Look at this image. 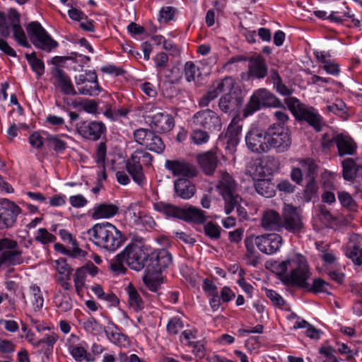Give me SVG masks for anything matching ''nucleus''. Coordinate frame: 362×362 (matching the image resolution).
Segmentation results:
<instances>
[{
  "instance_id": "13d9d810",
  "label": "nucleus",
  "mask_w": 362,
  "mask_h": 362,
  "mask_svg": "<svg viewBox=\"0 0 362 362\" xmlns=\"http://www.w3.org/2000/svg\"><path fill=\"white\" fill-rule=\"evenodd\" d=\"M184 71L185 78L188 82L194 81L196 76L200 75L199 68L192 62L185 63Z\"/></svg>"
},
{
  "instance_id": "f3484780",
  "label": "nucleus",
  "mask_w": 362,
  "mask_h": 362,
  "mask_svg": "<svg viewBox=\"0 0 362 362\" xmlns=\"http://www.w3.org/2000/svg\"><path fill=\"white\" fill-rule=\"evenodd\" d=\"M234 79L230 76H226L221 81H216L212 86V89L203 95L199 102L202 107H206L209 103L216 98L221 93H231L234 87Z\"/></svg>"
},
{
  "instance_id": "473e14b6",
  "label": "nucleus",
  "mask_w": 362,
  "mask_h": 362,
  "mask_svg": "<svg viewBox=\"0 0 362 362\" xmlns=\"http://www.w3.org/2000/svg\"><path fill=\"white\" fill-rule=\"evenodd\" d=\"M183 214L181 219L196 223H203L206 221L205 212L199 208L189 206L182 208Z\"/></svg>"
},
{
  "instance_id": "a19ab883",
  "label": "nucleus",
  "mask_w": 362,
  "mask_h": 362,
  "mask_svg": "<svg viewBox=\"0 0 362 362\" xmlns=\"http://www.w3.org/2000/svg\"><path fill=\"white\" fill-rule=\"evenodd\" d=\"M25 58L37 77H40L44 74L45 64L42 60L37 57L35 52L31 54H25Z\"/></svg>"
},
{
  "instance_id": "9b49d317",
  "label": "nucleus",
  "mask_w": 362,
  "mask_h": 362,
  "mask_svg": "<svg viewBox=\"0 0 362 362\" xmlns=\"http://www.w3.org/2000/svg\"><path fill=\"white\" fill-rule=\"evenodd\" d=\"M192 127L203 128L209 132L219 131L222 124L218 115L209 109L197 112L191 119Z\"/></svg>"
},
{
  "instance_id": "c85d7f7f",
  "label": "nucleus",
  "mask_w": 362,
  "mask_h": 362,
  "mask_svg": "<svg viewBox=\"0 0 362 362\" xmlns=\"http://www.w3.org/2000/svg\"><path fill=\"white\" fill-rule=\"evenodd\" d=\"M89 81L78 88V93L85 95H98L100 92L95 72L88 71Z\"/></svg>"
},
{
  "instance_id": "ddd939ff",
  "label": "nucleus",
  "mask_w": 362,
  "mask_h": 362,
  "mask_svg": "<svg viewBox=\"0 0 362 362\" xmlns=\"http://www.w3.org/2000/svg\"><path fill=\"white\" fill-rule=\"evenodd\" d=\"M304 228L301 216L297 208L290 204H284L282 210L281 229L285 228L293 234L300 233Z\"/></svg>"
},
{
  "instance_id": "8fccbe9b",
  "label": "nucleus",
  "mask_w": 362,
  "mask_h": 362,
  "mask_svg": "<svg viewBox=\"0 0 362 362\" xmlns=\"http://www.w3.org/2000/svg\"><path fill=\"white\" fill-rule=\"evenodd\" d=\"M330 288L331 286L327 282L318 278L315 279L312 285L309 284V287L305 288V289L313 293H328Z\"/></svg>"
},
{
  "instance_id": "49530a36",
  "label": "nucleus",
  "mask_w": 362,
  "mask_h": 362,
  "mask_svg": "<svg viewBox=\"0 0 362 362\" xmlns=\"http://www.w3.org/2000/svg\"><path fill=\"white\" fill-rule=\"evenodd\" d=\"M71 354L73 358L78 362H81L83 360L87 362H91L95 360V358L87 352V351L81 346H73L71 350Z\"/></svg>"
},
{
  "instance_id": "0e129e2a",
  "label": "nucleus",
  "mask_w": 362,
  "mask_h": 362,
  "mask_svg": "<svg viewBox=\"0 0 362 362\" xmlns=\"http://www.w3.org/2000/svg\"><path fill=\"white\" fill-rule=\"evenodd\" d=\"M58 335L52 332L51 334H47L44 336V337L37 341L35 342V346H39L42 344H46L47 345L48 350H52L54 344L58 340Z\"/></svg>"
},
{
  "instance_id": "de8ad7c7",
  "label": "nucleus",
  "mask_w": 362,
  "mask_h": 362,
  "mask_svg": "<svg viewBox=\"0 0 362 362\" xmlns=\"http://www.w3.org/2000/svg\"><path fill=\"white\" fill-rule=\"evenodd\" d=\"M146 148L157 153H161L165 149V144L161 138L155 134L153 132L151 139L146 146Z\"/></svg>"
},
{
  "instance_id": "1a4fd4ad",
  "label": "nucleus",
  "mask_w": 362,
  "mask_h": 362,
  "mask_svg": "<svg viewBox=\"0 0 362 362\" xmlns=\"http://www.w3.org/2000/svg\"><path fill=\"white\" fill-rule=\"evenodd\" d=\"M152 156L144 151L136 150L126 162V168L133 180L141 184L144 179L142 165H149L151 163Z\"/></svg>"
},
{
  "instance_id": "69168bd1",
  "label": "nucleus",
  "mask_w": 362,
  "mask_h": 362,
  "mask_svg": "<svg viewBox=\"0 0 362 362\" xmlns=\"http://www.w3.org/2000/svg\"><path fill=\"white\" fill-rule=\"evenodd\" d=\"M80 105L86 112L88 113H95L97 111L98 104L93 100L85 99L79 103H73L74 107Z\"/></svg>"
},
{
  "instance_id": "4be33fe9",
  "label": "nucleus",
  "mask_w": 362,
  "mask_h": 362,
  "mask_svg": "<svg viewBox=\"0 0 362 362\" xmlns=\"http://www.w3.org/2000/svg\"><path fill=\"white\" fill-rule=\"evenodd\" d=\"M243 99L235 93H228L223 95L220 99L218 107L225 113L238 112L242 106Z\"/></svg>"
},
{
  "instance_id": "6e6d98bb",
  "label": "nucleus",
  "mask_w": 362,
  "mask_h": 362,
  "mask_svg": "<svg viewBox=\"0 0 362 362\" xmlns=\"http://www.w3.org/2000/svg\"><path fill=\"white\" fill-rule=\"evenodd\" d=\"M84 329L92 334L96 335L103 330V327L93 317H88L83 322Z\"/></svg>"
},
{
  "instance_id": "58836bf2",
  "label": "nucleus",
  "mask_w": 362,
  "mask_h": 362,
  "mask_svg": "<svg viewBox=\"0 0 362 362\" xmlns=\"http://www.w3.org/2000/svg\"><path fill=\"white\" fill-rule=\"evenodd\" d=\"M343 177L344 180L351 181L355 179L360 166L357 165L353 158H346L342 163Z\"/></svg>"
},
{
  "instance_id": "09e8293b",
  "label": "nucleus",
  "mask_w": 362,
  "mask_h": 362,
  "mask_svg": "<svg viewBox=\"0 0 362 362\" xmlns=\"http://www.w3.org/2000/svg\"><path fill=\"white\" fill-rule=\"evenodd\" d=\"M86 269H83V267L77 269L74 274V286L76 292L77 293L78 295H81L82 289L85 286V280L86 278Z\"/></svg>"
},
{
  "instance_id": "f03ea898",
  "label": "nucleus",
  "mask_w": 362,
  "mask_h": 362,
  "mask_svg": "<svg viewBox=\"0 0 362 362\" xmlns=\"http://www.w3.org/2000/svg\"><path fill=\"white\" fill-rule=\"evenodd\" d=\"M88 234L96 245L110 252L115 251L124 242L120 230L106 221L95 224L88 230Z\"/></svg>"
},
{
  "instance_id": "6ab92c4d",
  "label": "nucleus",
  "mask_w": 362,
  "mask_h": 362,
  "mask_svg": "<svg viewBox=\"0 0 362 362\" xmlns=\"http://www.w3.org/2000/svg\"><path fill=\"white\" fill-rule=\"evenodd\" d=\"M165 168L172 172L174 176L191 178L197 174L195 166L184 160H166Z\"/></svg>"
},
{
  "instance_id": "c9c22d12",
  "label": "nucleus",
  "mask_w": 362,
  "mask_h": 362,
  "mask_svg": "<svg viewBox=\"0 0 362 362\" xmlns=\"http://www.w3.org/2000/svg\"><path fill=\"white\" fill-rule=\"evenodd\" d=\"M256 192L265 197H272L275 195V185L268 179H258L255 183Z\"/></svg>"
},
{
  "instance_id": "6e6552de",
  "label": "nucleus",
  "mask_w": 362,
  "mask_h": 362,
  "mask_svg": "<svg viewBox=\"0 0 362 362\" xmlns=\"http://www.w3.org/2000/svg\"><path fill=\"white\" fill-rule=\"evenodd\" d=\"M291 144L289 134L280 124H273L267 128L268 152L274 149L277 153L286 151Z\"/></svg>"
},
{
  "instance_id": "2f4dec72",
  "label": "nucleus",
  "mask_w": 362,
  "mask_h": 362,
  "mask_svg": "<svg viewBox=\"0 0 362 362\" xmlns=\"http://www.w3.org/2000/svg\"><path fill=\"white\" fill-rule=\"evenodd\" d=\"M242 132V125L235 122L233 119L228 125L226 136L228 138L227 148H234L239 143L240 135Z\"/></svg>"
},
{
  "instance_id": "9d476101",
  "label": "nucleus",
  "mask_w": 362,
  "mask_h": 362,
  "mask_svg": "<svg viewBox=\"0 0 362 362\" xmlns=\"http://www.w3.org/2000/svg\"><path fill=\"white\" fill-rule=\"evenodd\" d=\"M122 256L126 257V263L131 269L140 271L146 268L148 253L144 246L129 244L119 253V257Z\"/></svg>"
},
{
  "instance_id": "cd10ccee",
  "label": "nucleus",
  "mask_w": 362,
  "mask_h": 362,
  "mask_svg": "<svg viewBox=\"0 0 362 362\" xmlns=\"http://www.w3.org/2000/svg\"><path fill=\"white\" fill-rule=\"evenodd\" d=\"M104 331L107 339L113 344L119 346H125L129 344L127 337L122 334L115 324L112 323L105 328Z\"/></svg>"
},
{
  "instance_id": "72a5a7b5",
  "label": "nucleus",
  "mask_w": 362,
  "mask_h": 362,
  "mask_svg": "<svg viewBox=\"0 0 362 362\" xmlns=\"http://www.w3.org/2000/svg\"><path fill=\"white\" fill-rule=\"evenodd\" d=\"M254 236H250L245 238V245L246 248L245 259L247 263L253 267H257L260 263V255L255 250Z\"/></svg>"
},
{
  "instance_id": "680f3d73",
  "label": "nucleus",
  "mask_w": 362,
  "mask_h": 362,
  "mask_svg": "<svg viewBox=\"0 0 362 362\" xmlns=\"http://www.w3.org/2000/svg\"><path fill=\"white\" fill-rule=\"evenodd\" d=\"M221 227L212 221L208 222L204 226L205 234L211 239H218L221 235Z\"/></svg>"
},
{
  "instance_id": "b1692460",
  "label": "nucleus",
  "mask_w": 362,
  "mask_h": 362,
  "mask_svg": "<svg viewBox=\"0 0 362 362\" xmlns=\"http://www.w3.org/2000/svg\"><path fill=\"white\" fill-rule=\"evenodd\" d=\"M197 160L201 168L206 175H211L214 174L218 163V156L214 151H209L199 155Z\"/></svg>"
},
{
  "instance_id": "603ef678",
  "label": "nucleus",
  "mask_w": 362,
  "mask_h": 362,
  "mask_svg": "<svg viewBox=\"0 0 362 362\" xmlns=\"http://www.w3.org/2000/svg\"><path fill=\"white\" fill-rule=\"evenodd\" d=\"M106 156V145L105 143L101 142L99 144L96 151V162L99 167H102V179L106 180L107 175L105 170V159Z\"/></svg>"
},
{
  "instance_id": "ea45409f",
  "label": "nucleus",
  "mask_w": 362,
  "mask_h": 362,
  "mask_svg": "<svg viewBox=\"0 0 362 362\" xmlns=\"http://www.w3.org/2000/svg\"><path fill=\"white\" fill-rule=\"evenodd\" d=\"M300 168L302 170L303 174L305 173V179L307 180H311L312 178L315 179L317 173V165L312 158H306L300 160Z\"/></svg>"
},
{
  "instance_id": "c03bdc74",
  "label": "nucleus",
  "mask_w": 362,
  "mask_h": 362,
  "mask_svg": "<svg viewBox=\"0 0 362 362\" xmlns=\"http://www.w3.org/2000/svg\"><path fill=\"white\" fill-rule=\"evenodd\" d=\"M143 280L145 285L149 290L156 292L158 290L161 284L160 274L146 272V274L143 277Z\"/></svg>"
},
{
  "instance_id": "7ed1b4c3",
  "label": "nucleus",
  "mask_w": 362,
  "mask_h": 362,
  "mask_svg": "<svg viewBox=\"0 0 362 362\" xmlns=\"http://www.w3.org/2000/svg\"><path fill=\"white\" fill-rule=\"evenodd\" d=\"M285 103L298 121H304L317 132H321L325 126L322 117L312 106H308L296 98L285 99Z\"/></svg>"
},
{
  "instance_id": "79ce46f5",
  "label": "nucleus",
  "mask_w": 362,
  "mask_h": 362,
  "mask_svg": "<svg viewBox=\"0 0 362 362\" xmlns=\"http://www.w3.org/2000/svg\"><path fill=\"white\" fill-rule=\"evenodd\" d=\"M192 128L190 139L194 144L200 146L206 144L209 141L210 136L208 131L199 127Z\"/></svg>"
},
{
  "instance_id": "864d4df0",
  "label": "nucleus",
  "mask_w": 362,
  "mask_h": 362,
  "mask_svg": "<svg viewBox=\"0 0 362 362\" xmlns=\"http://www.w3.org/2000/svg\"><path fill=\"white\" fill-rule=\"evenodd\" d=\"M318 189L315 179L307 180V183L304 189L303 198L306 202H310L313 198L316 197Z\"/></svg>"
},
{
  "instance_id": "f257e3e1",
  "label": "nucleus",
  "mask_w": 362,
  "mask_h": 362,
  "mask_svg": "<svg viewBox=\"0 0 362 362\" xmlns=\"http://www.w3.org/2000/svg\"><path fill=\"white\" fill-rule=\"evenodd\" d=\"M273 267L283 283L298 286L304 289L309 287L307 280L311 273L304 256L295 254L284 261L275 262Z\"/></svg>"
},
{
  "instance_id": "393cba45",
  "label": "nucleus",
  "mask_w": 362,
  "mask_h": 362,
  "mask_svg": "<svg viewBox=\"0 0 362 362\" xmlns=\"http://www.w3.org/2000/svg\"><path fill=\"white\" fill-rule=\"evenodd\" d=\"M261 225L265 230H281V217L274 210L265 211L262 216Z\"/></svg>"
},
{
  "instance_id": "e2e57ef3",
  "label": "nucleus",
  "mask_w": 362,
  "mask_h": 362,
  "mask_svg": "<svg viewBox=\"0 0 362 362\" xmlns=\"http://www.w3.org/2000/svg\"><path fill=\"white\" fill-rule=\"evenodd\" d=\"M139 114L144 118H148L151 120V117L153 114L158 112L156 105L151 103H144L138 107Z\"/></svg>"
},
{
  "instance_id": "774afa93",
  "label": "nucleus",
  "mask_w": 362,
  "mask_h": 362,
  "mask_svg": "<svg viewBox=\"0 0 362 362\" xmlns=\"http://www.w3.org/2000/svg\"><path fill=\"white\" fill-rule=\"evenodd\" d=\"M182 328L183 324L177 317L172 318L167 325V330L168 333L172 334H177Z\"/></svg>"
},
{
  "instance_id": "dca6fc26",
  "label": "nucleus",
  "mask_w": 362,
  "mask_h": 362,
  "mask_svg": "<svg viewBox=\"0 0 362 362\" xmlns=\"http://www.w3.org/2000/svg\"><path fill=\"white\" fill-rule=\"evenodd\" d=\"M76 129L83 139L98 141L106 132V127L99 121H81L76 124Z\"/></svg>"
},
{
  "instance_id": "20e7f679",
  "label": "nucleus",
  "mask_w": 362,
  "mask_h": 362,
  "mask_svg": "<svg viewBox=\"0 0 362 362\" xmlns=\"http://www.w3.org/2000/svg\"><path fill=\"white\" fill-rule=\"evenodd\" d=\"M20 18L19 13L14 8L9 9L6 16L0 12V34L7 37L12 30L13 36L19 45L30 47L25 33L21 27Z\"/></svg>"
},
{
  "instance_id": "a18cd8bd",
  "label": "nucleus",
  "mask_w": 362,
  "mask_h": 362,
  "mask_svg": "<svg viewBox=\"0 0 362 362\" xmlns=\"http://www.w3.org/2000/svg\"><path fill=\"white\" fill-rule=\"evenodd\" d=\"M30 294L34 310L36 311L40 310L44 303V298L40 287L36 285H32L30 287Z\"/></svg>"
},
{
  "instance_id": "e433bc0d",
  "label": "nucleus",
  "mask_w": 362,
  "mask_h": 362,
  "mask_svg": "<svg viewBox=\"0 0 362 362\" xmlns=\"http://www.w3.org/2000/svg\"><path fill=\"white\" fill-rule=\"evenodd\" d=\"M154 209L168 216L181 219L183 214L182 208L165 202H158L154 204Z\"/></svg>"
},
{
  "instance_id": "4468645a",
  "label": "nucleus",
  "mask_w": 362,
  "mask_h": 362,
  "mask_svg": "<svg viewBox=\"0 0 362 362\" xmlns=\"http://www.w3.org/2000/svg\"><path fill=\"white\" fill-rule=\"evenodd\" d=\"M172 255L165 250H157L148 254L146 272L160 274L172 262Z\"/></svg>"
},
{
  "instance_id": "3c124183",
  "label": "nucleus",
  "mask_w": 362,
  "mask_h": 362,
  "mask_svg": "<svg viewBox=\"0 0 362 362\" xmlns=\"http://www.w3.org/2000/svg\"><path fill=\"white\" fill-rule=\"evenodd\" d=\"M46 141L48 145L56 152H62L66 147V143L57 136L47 134Z\"/></svg>"
},
{
  "instance_id": "5701e85b",
  "label": "nucleus",
  "mask_w": 362,
  "mask_h": 362,
  "mask_svg": "<svg viewBox=\"0 0 362 362\" xmlns=\"http://www.w3.org/2000/svg\"><path fill=\"white\" fill-rule=\"evenodd\" d=\"M334 144L337 145L338 153L340 156L354 155L357 145L351 137L344 134H337L334 136Z\"/></svg>"
},
{
  "instance_id": "052dcab7",
  "label": "nucleus",
  "mask_w": 362,
  "mask_h": 362,
  "mask_svg": "<svg viewBox=\"0 0 362 362\" xmlns=\"http://www.w3.org/2000/svg\"><path fill=\"white\" fill-rule=\"evenodd\" d=\"M338 199L343 207L353 209L356 206V202L352 197L345 191L338 192Z\"/></svg>"
},
{
  "instance_id": "338daca9",
  "label": "nucleus",
  "mask_w": 362,
  "mask_h": 362,
  "mask_svg": "<svg viewBox=\"0 0 362 362\" xmlns=\"http://www.w3.org/2000/svg\"><path fill=\"white\" fill-rule=\"evenodd\" d=\"M247 173L255 180L258 177H261L263 174V169L259 163L251 162L247 168Z\"/></svg>"
},
{
  "instance_id": "37998d69",
  "label": "nucleus",
  "mask_w": 362,
  "mask_h": 362,
  "mask_svg": "<svg viewBox=\"0 0 362 362\" xmlns=\"http://www.w3.org/2000/svg\"><path fill=\"white\" fill-rule=\"evenodd\" d=\"M224 202V210L226 214H230L242 202V198L235 192L222 196Z\"/></svg>"
},
{
  "instance_id": "c756f323",
  "label": "nucleus",
  "mask_w": 362,
  "mask_h": 362,
  "mask_svg": "<svg viewBox=\"0 0 362 362\" xmlns=\"http://www.w3.org/2000/svg\"><path fill=\"white\" fill-rule=\"evenodd\" d=\"M174 185L176 194L184 199H190L195 193V187L188 179L180 178Z\"/></svg>"
},
{
  "instance_id": "423d86ee",
  "label": "nucleus",
  "mask_w": 362,
  "mask_h": 362,
  "mask_svg": "<svg viewBox=\"0 0 362 362\" xmlns=\"http://www.w3.org/2000/svg\"><path fill=\"white\" fill-rule=\"evenodd\" d=\"M22 251L16 240L4 238L0 239V271L22 264Z\"/></svg>"
},
{
  "instance_id": "f704fd0d",
  "label": "nucleus",
  "mask_w": 362,
  "mask_h": 362,
  "mask_svg": "<svg viewBox=\"0 0 362 362\" xmlns=\"http://www.w3.org/2000/svg\"><path fill=\"white\" fill-rule=\"evenodd\" d=\"M54 302L59 311L66 313L73 308V300L67 293L59 290L54 295Z\"/></svg>"
},
{
  "instance_id": "f8f14e48",
  "label": "nucleus",
  "mask_w": 362,
  "mask_h": 362,
  "mask_svg": "<svg viewBox=\"0 0 362 362\" xmlns=\"http://www.w3.org/2000/svg\"><path fill=\"white\" fill-rule=\"evenodd\" d=\"M245 143L247 148L253 153H268L267 129L252 127L246 134Z\"/></svg>"
},
{
  "instance_id": "bf43d9fd",
  "label": "nucleus",
  "mask_w": 362,
  "mask_h": 362,
  "mask_svg": "<svg viewBox=\"0 0 362 362\" xmlns=\"http://www.w3.org/2000/svg\"><path fill=\"white\" fill-rule=\"evenodd\" d=\"M55 236L48 232L45 228H40L35 237V240L43 245L52 243L55 240Z\"/></svg>"
},
{
  "instance_id": "2eb2a0df",
  "label": "nucleus",
  "mask_w": 362,
  "mask_h": 362,
  "mask_svg": "<svg viewBox=\"0 0 362 362\" xmlns=\"http://www.w3.org/2000/svg\"><path fill=\"white\" fill-rule=\"evenodd\" d=\"M21 213L18 206L7 199L0 200V230L12 227Z\"/></svg>"
},
{
  "instance_id": "4c0bfd02",
  "label": "nucleus",
  "mask_w": 362,
  "mask_h": 362,
  "mask_svg": "<svg viewBox=\"0 0 362 362\" xmlns=\"http://www.w3.org/2000/svg\"><path fill=\"white\" fill-rule=\"evenodd\" d=\"M126 291L131 308L136 311L142 310L144 308V303L136 288L132 284H129L126 288Z\"/></svg>"
},
{
  "instance_id": "aec40b11",
  "label": "nucleus",
  "mask_w": 362,
  "mask_h": 362,
  "mask_svg": "<svg viewBox=\"0 0 362 362\" xmlns=\"http://www.w3.org/2000/svg\"><path fill=\"white\" fill-rule=\"evenodd\" d=\"M151 127L158 133H166L173 129L175 125L174 118L170 114L157 112L151 117Z\"/></svg>"
},
{
  "instance_id": "7c9ffc66",
  "label": "nucleus",
  "mask_w": 362,
  "mask_h": 362,
  "mask_svg": "<svg viewBox=\"0 0 362 362\" xmlns=\"http://www.w3.org/2000/svg\"><path fill=\"white\" fill-rule=\"evenodd\" d=\"M249 72L252 76L263 78L267 74V67L265 60L262 57L251 58L249 64Z\"/></svg>"
},
{
  "instance_id": "bb28decb",
  "label": "nucleus",
  "mask_w": 362,
  "mask_h": 362,
  "mask_svg": "<svg viewBox=\"0 0 362 362\" xmlns=\"http://www.w3.org/2000/svg\"><path fill=\"white\" fill-rule=\"evenodd\" d=\"M237 183L233 177L226 171H220L217 188L222 196L236 192Z\"/></svg>"
},
{
  "instance_id": "412c9836",
  "label": "nucleus",
  "mask_w": 362,
  "mask_h": 362,
  "mask_svg": "<svg viewBox=\"0 0 362 362\" xmlns=\"http://www.w3.org/2000/svg\"><path fill=\"white\" fill-rule=\"evenodd\" d=\"M50 73L64 94L71 95L77 94L70 77L60 67H52Z\"/></svg>"
},
{
  "instance_id": "5fc2aeb1",
  "label": "nucleus",
  "mask_w": 362,
  "mask_h": 362,
  "mask_svg": "<svg viewBox=\"0 0 362 362\" xmlns=\"http://www.w3.org/2000/svg\"><path fill=\"white\" fill-rule=\"evenodd\" d=\"M152 132L150 129L141 128L134 131V138L139 144L146 146L149 139H151Z\"/></svg>"
},
{
  "instance_id": "a878e982",
  "label": "nucleus",
  "mask_w": 362,
  "mask_h": 362,
  "mask_svg": "<svg viewBox=\"0 0 362 362\" xmlns=\"http://www.w3.org/2000/svg\"><path fill=\"white\" fill-rule=\"evenodd\" d=\"M91 217L93 219L109 218L119 212V208L113 204L103 203L96 204L93 209Z\"/></svg>"
},
{
  "instance_id": "4d7b16f0",
  "label": "nucleus",
  "mask_w": 362,
  "mask_h": 362,
  "mask_svg": "<svg viewBox=\"0 0 362 362\" xmlns=\"http://www.w3.org/2000/svg\"><path fill=\"white\" fill-rule=\"evenodd\" d=\"M346 255L356 265L362 264V248L356 245L349 247L346 251Z\"/></svg>"
},
{
  "instance_id": "a211bd4d",
  "label": "nucleus",
  "mask_w": 362,
  "mask_h": 362,
  "mask_svg": "<svg viewBox=\"0 0 362 362\" xmlns=\"http://www.w3.org/2000/svg\"><path fill=\"white\" fill-rule=\"evenodd\" d=\"M255 244L263 253L273 255L281 247L283 242L281 236L277 233H269L254 237Z\"/></svg>"
},
{
  "instance_id": "39448f33",
  "label": "nucleus",
  "mask_w": 362,
  "mask_h": 362,
  "mask_svg": "<svg viewBox=\"0 0 362 362\" xmlns=\"http://www.w3.org/2000/svg\"><path fill=\"white\" fill-rule=\"evenodd\" d=\"M283 107L282 102L272 93L266 88H259L251 95L248 103L243 111V116L246 118L261 107Z\"/></svg>"
},
{
  "instance_id": "0eeeda50",
  "label": "nucleus",
  "mask_w": 362,
  "mask_h": 362,
  "mask_svg": "<svg viewBox=\"0 0 362 362\" xmlns=\"http://www.w3.org/2000/svg\"><path fill=\"white\" fill-rule=\"evenodd\" d=\"M26 30L30 41L37 48L49 52L58 46V42L51 37L40 23H30Z\"/></svg>"
}]
</instances>
